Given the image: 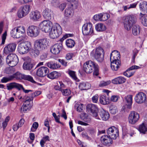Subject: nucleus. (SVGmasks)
Listing matches in <instances>:
<instances>
[{
	"instance_id": "1",
	"label": "nucleus",
	"mask_w": 147,
	"mask_h": 147,
	"mask_svg": "<svg viewBox=\"0 0 147 147\" xmlns=\"http://www.w3.org/2000/svg\"><path fill=\"white\" fill-rule=\"evenodd\" d=\"M83 70L87 74H90L93 71L94 75L97 76L99 74L98 65L91 60L88 61L84 64Z\"/></svg>"
},
{
	"instance_id": "2",
	"label": "nucleus",
	"mask_w": 147,
	"mask_h": 147,
	"mask_svg": "<svg viewBox=\"0 0 147 147\" xmlns=\"http://www.w3.org/2000/svg\"><path fill=\"white\" fill-rule=\"evenodd\" d=\"M119 53L116 50L113 51L110 55L111 67L113 70L117 71L121 65Z\"/></svg>"
},
{
	"instance_id": "3",
	"label": "nucleus",
	"mask_w": 147,
	"mask_h": 147,
	"mask_svg": "<svg viewBox=\"0 0 147 147\" xmlns=\"http://www.w3.org/2000/svg\"><path fill=\"white\" fill-rule=\"evenodd\" d=\"M136 21L137 18L135 15H131L126 16L123 21L125 29L127 31L130 30L133 25L136 23Z\"/></svg>"
},
{
	"instance_id": "4",
	"label": "nucleus",
	"mask_w": 147,
	"mask_h": 147,
	"mask_svg": "<svg viewBox=\"0 0 147 147\" xmlns=\"http://www.w3.org/2000/svg\"><path fill=\"white\" fill-rule=\"evenodd\" d=\"M49 43V41L46 38L37 40L34 42L35 49L39 50H44L48 45Z\"/></svg>"
},
{
	"instance_id": "5",
	"label": "nucleus",
	"mask_w": 147,
	"mask_h": 147,
	"mask_svg": "<svg viewBox=\"0 0 147 147\" xmlns=\"http://www.w3.org/2000/svg\"><path fill=\"white\" fill-rule=\"evenodd\" d=\"M61 27L58 24H56L51 29L49 32V36L52 39L58 37L62 32Z\"/></svg>"
},
{
	"instance_id": "6",
	"label": "nucleus",
	"mask_w": 147,
	"mask_h": 147,
	"mask_svg": "<svg viewBox=\"0 0 147 147\" xmlns=\"http://www.w3.org/2000/svg\"><path fill=\"white\" fill-rule=\"evenodd\" d=\"M31 43L28 41L24 42L18 45V50L20 54H23L27 53L31 49Z\"/></svg>"
},
{
	"instance_id": "7",
	"label": "nucleus",
	"mask_w": 147,
	"mask_h": 147,
	"mask_svg": "<svg viewBox=\"0 0 147 147\" xmlns=\"http://www.w3.org/2000/svg\"><path fill=\"white\" fill-rule=\"evenodd\" d=\"M53 27L52 23L49 20H45L41 22L40 24V29L45 32H49Z\"/></svg>"
},
{
	"instance_id": "8",
	"label": "nucleus",
	"mask_w": 147,
	"mask_h": 147,
	"mask_svg": "<svg viewBox=\"0 0 147 147\" xmlns=\"http://www.w3.org/2000/svg\"><path fill=\"white\" fill-rule=\"evenodd\" d=\"M31 10L30 6L25 5L21 7L18 11L17 16L19 18H22L28 15Z\"/></svg>"
},
{
	"instance_id": "9",
	"label": "nucleus",
	"mask_w": 147,
	"mask_h": 147,
	"mask_svg": "<svg viewBox=\"0 0 147 147\" xmlns=\"http://www.w3.org/2000/svg\"><path fill=\"white\" fill-rule=\"evenodd\" d=\"M19 61L17 56L14 54H11L6 58V62L9 65L13 67L16 65Z\"/></svg>"
},
{
	"instance_id": "10",
	"label": "nucleus",
	"mask_w": 147,
	"mask_h": 147,
	"mask_svg": "<svg viewBox=\"0 0 147 147\" xmlns=\"http://www.w3.org/2000/svg\"><path fill=\"white\" fill-rule=\"evenodd\" d=\"M104 55L105 53L102 48L98 47L96 49L94 57L98 62H102L104 59Z\"/></svg>"
},
{
	"instance_id": "11",
	"label": "nucleus",
	"mask_w": 147,
	"mask_h": 147,
	"mask_svg": "<svg viewBox=\"0 0 147 147\" xmlns=\"http://www.w3.org/2000/svg\"><path fill=\"white\" fill-rule=\"evenodd\" d=\"M39 32V29L37 26L31 25L28 28L27 34L31 37H35L38 36Z\"/></svg>"
},
{
	"instance_id": "12",
	"label": "nucleus",
	"mask_w": 147,
	"mask_h": 147,
	"mask_svg": "<svg viewBox=\"0 0 147 147\" xmlns=\"http://www.w3.org/2000/svg\"><path fill=\"white\" fill-rule=\"evenodd\" d=\"M82 32L84 35H90L93 32V28L92 24L90 23L84 24L82 27Z\"/></svg>"
},
{
	"instance_id": "13",
	"label": "nucleus",
	"mask_w": 147,
	"mask_h": 147,
	"mask_svg": "<svg viewBox=\"0 0 147 147\" xmlns=\"http://www.w3.org/2000/svg\"><path fill=\"white\" fill-rule=\"evenodd\" d=\"M110 117L109 113L103 109L100 110L98 112L97 116L96 118L99 119H102L103 121L108 120Z\"/></svg>"
},
{
	"instance_id": "14",
	"label": "nucleus",
	"mask_w": 147,
	"mask_h": 147,
	"mask_svg": "<svg viewBox=\"0 0 147 147\" xmlns=\"http://www.w3.org/2000/svg\"><path fill=\"white\" fill-rule=\"evenodd\" d=\"M140 118L139 114L135 111L130 112L128 119L129 123L133 124L136 123Z\"/></svg>"
},
{
	"instance_id": "15",
	"label": "nucleus",
	"mask_w": 147,
	"mask_h": 147,
	"mask_svg": "<svg viewBox=\"0 0 147 147\" xmlns=\"http://www.w3.org/2000/svg\"><path fill=\"white\" fill-rule=\"evenodd\" d=\"M107 131L108 135L111 137L113 139H115L119 135L118 130L114 126L109 127Z\"/></svg>"
},
{
	"instance_id": "16",
	"label": "nucleus",
	"mask_w": 147,
	"mask_h": 147,
	"mask_svg": "<svg viewBox=\"0 0 147 147\" xmlns=\"http://www.w3.org/2000/svg\"><path fill=\"white\" fill-rule=\"evenodd\" d=\"M87 108L88 112H90L92 116L95 118L97 116L99 111L98 108L96 105L89 104L87 105Z\"/></svg>"
},
{
	"instance_id": "17",
	"label": "nucleus",
	"mask_w": 147,
	"mask_h": 147,
	"mask_svg": "<svg viewBox=\"0 0 147 147\" xmlns=\"http://www.w3.org/2000/svg\"><path fill=\"white\" fill-rule=\"evenodd\" d=\"M146 96L145 94L141 92L136 95L135 100L136 102L138 104H142L145 102L146 100Z\"/></svg>"
},
{
	"instance_id": "18",
	"label": "nucleus",
	"mask_w": 147,
	"mask_h": 147,
	"mask_svg": "<svg viewBox=\"0 0 147 147\" xmlns=\"http://www.w3.org/2000/svg\"><path fill=\"white\" fill-rule=\"evenodd\" d=\"M112 139L111 137L108 135H104L101 137L100 140L101 143L104 145L109 146L113 142Z\"/></svg>"
},
{
	"instance_id": "19",
	"label": "nucleus",
	"mask_w": 147,
	"mask_h": 147,
	"mask_svg": "<svg viewBox=\"0 0 147 147\" xmlns=\"http://www.w3.org/2000/svg\"><path fill=\"white\" fill-rule=\"evenodd\" d=\"M62 48V44L61 43H57L52 46L50 48V51L53 54L59 53Z\"/></svg>"
},
{
	"instance_id": "20",
	"label": "nucleus",
	"mask_w": 147,
	"mask_h": 147,
	"mask_svg": "<svg viewBox=\"0 0 147 147\" xmlns=\"http://www.w3.org/2000/svg\"><path fill=\"white\" fill-rule=\"evenodd\" d=\"M49 72V69L47 67H41L37 70L36 75L39 77H43L47 75Z\"/></svg>"
},
{
	"instance_id": "21",
	"label": "nucleus",
	"mask_w": 147,
	"mask_h": 147,
	"mask_svg": "<svg viewBox=\"0 0 147 147\" xmlns=\"http://www.w3.org/2000/svg\"><path fill=\"white\" fill-rule=\"evenodd\" d=\"M31 59L28 57L25 58V61L23 66V69L25 70L30 71L33 67L34 65L31 63Z\"/></svg>"
},
{
	"instance_id": "22",
	"label": "nucleus",
	"mask_w": 147,
	"mask_h": 147,
	"mask_svg": "<svg viewBox=\"0 0 147 147\" xmlns=\"http://www.w3.org/2000/svg\"><path fill=\"white\" fill-rule=\"evenodd\" d=\"M16 45L13 43L9 44L5 46L4 49V52L6 54L14 51L16 49Z\"/></svg>"
},
{
	"instance_id": "23",
	"label": "nucleus",
	"mask_w": 147,
	"mask_h": 147,
	"mask_svg": "<svg viewBox=\"0 0 147 147\" xmlns=\"http://www.w3.org/2000/svg\"><path fill=\"white\" fill-rule=\"evenodd\" d=\"M41 17L40 12L37 11H32L30 14V18L31 20L34 21H37Z\"/></svg>"
},
{
	"instance_id": "24",
	"label": "nucleus",
	"mask_w": 147,
	"mask_h": 147,
	"mask_svg": "<svg viewBox=\"0 0 147 147\" xmlns=\"http://www.w3.org/2000/svg\"><path fill=\"white\" fill-rule=\"evenodd\" d=\"M21 87H22L21 84L15 82H11L7 84V88L8 90H11L14 88H16L20 90Z\"/></svg>"
},
{
	"instance_id": "25",
	"label": "nucleus",
	"mask_w": 147,
	"mask_h": 147,
	"mask_svg": "<svg viewBox=\"0 0 147 147\" xmlns=\"http://www.w3.org/2000/svg\"><path fill=\"white\" fill-rule=\"evenodd\" d=\"M52 14V11L48 8H46L43 12V15L44 18L49 20L51 19Z\"/></svg>"
},
{
	"instance_id": "26",
	"label": "nucleus",
	"mask_w": 147,
	"mask_h": 147,
	"mask_svg": "<svg viewBox=\"0 0 147 147\" xmlns=\"http://www.w3.org/2000/svg\"><path fill=\"white\" fill-rule=\"evenodd\" d=\"M132 97L131 95H128L124 97V100L127 102V108L129 109L131 108L132 103Z\"/></svg>"
},
{
	"instance_id": "27",
	"label": "nucleus",
	"mask_w": 147,
	"mask_h": 147,
	"mask_svg": "<svg viewBox=\"0 0 147 147\" xmlns=\"http://www.w3.org/2000/svg\"><path fill=\"white\" fill-rule=\"evenodd\" d=\"M126 81L125 78L121 76L116 78L112 80V83L116 84H121L125 83Z\"/></svg>"
},
{
	"instance_id": "28",
	"label": "nucleus",
	"mask_w": 147,
	"mask_h": 147,
	"mask_svg": "<svg viewBox=\"0 0 147 147\" xmlns=\"http://www.w3.org/2000/svg\"><path fill=\"white\" fill-rule=\"evenodd\" d=\"M61 75L60 73L54 71L48 74L47 77L51 79H53L58 78Z\"/></svg>"
},
{
	"instance_id": "29",
	"label": "nucleus",
	"mask_w": 147,
	"mask_h": 147,
	"mask_svg": "<svg viewBox=\"0 0 147 147\" xmlns=\"http://www.w3.org/2000/svg\"><path fill=\"white\" fill-rule=\"evenodd\" d=\"M100 103L103 105H106L109 104L110 101L108 98L104 95H101L100 98Z\"/></svg>"
},
{
	"instance_id": "30",
	"label": "nucleus",
	"mask_w": 147,
	"mask_h": 147,
	"mask_svg": "<svg viewBox=\"0 0 147 147\" xmlns=\"http://www.w3.org/2000/svg\"><path fill=\"white\" fill-rule=\"evenodd\" d=\"M11 36L14 38H19L20 37H23V36L20 34L15 28L13 29L11 32Z\"/></svg>"
},
{
	"instance_id": "31",
	"label": "nucleus",
	"mask_w": 147,
	"mask_h": 147,
	"mask_svg": "<svg viewBox=\"0 0 147 147\" xmlns=\"http://www.w3.org/2000/svg\"><path fill=\"white\" fill-rule=\"evenodd\" d=\"M95 29L98 31H105L106 29L105 25L102 23H98L95 26Z\"/></svg>"
},
{
	"instance_id": "32",
	"label": "nucleus",
	"mask_w": 147,
	"mask_h": 147,
	"mask_svg": "<svg viewBox=\"0 0 147 147\" xmlns=\"http://www.w3.org/2000/svg\"><path fill=\"white\" fill-rule=\"evenodd\" d=\"M140 27L138 25L133 26L132 28V33L134 36H137L140 32Z\"/></svg>"
},
{
	"instance_id": "33",
	"label": "nucleus",
	"mask_w": 147,
	"mask_h": 147,
	"mask_svg": "<svg viewBox=\"0 0 147 147\" xmlns=\"http://www.w3.org/2000/svg\"><path fill=\"white\" fill-rule=\"evenodd\" d=\"M11 76L12 77V80L14 79L16 80H21L23 79L24 74H21L19 72H17Z\"/></svg>"
},
{
	"instance_id": "34",
	"label": "nucleus",
	"mask_w": 147,
	"mask_h": 147,
	"mask_svg": "<svg viewBox=\"0 0 147 147\" xmlns=\"http://www.w3.org/2000/svg\"><path fill=\"white\" fill-rule=\"evenodd\" d=\"M66 45L68 48H71L73 47L75 44L74 41L71 39H67L66 40Z\"/></svg>"
},
{
	"instance_id": "35",
	"label": "nucleus",
	"mask_w": 147,
	"mask_h": 147,
	"mask_svg": "<svg viewBox=\"0 0 147 147\" xmlns=\"http://www.w3.org/2000/svg\"><path fill=\"white\" fill-rule=\"evenodd\" d=\"M74 10L69 7L65 10V16L70 17L73 15Z\"/></svg>"
},
{
	"instance_id": "36",
	"label": "nucleus",
	"mask_w": 147,
	"mask_h": 147,
	"mask_svg": "<svg viewBox=\"0 0 147 147\" xmlns=\"http://www.w3.org/2000/svg\"><path fill=\"white\" fill-rule=\"evenodd\" d=\"M144 14L140 13V20H142V23L144 26H147V16H144Z\"/></svg>"
},
{
	"instance_id": "37",
	"label": "nucleus",
	"mask_w": 147,
	"mask_h": 147,
	"mask_svg": "<svg viewBox=\"0 0 147 147\" xmlns=\"http://www.w3.org/2000/svg\"><path fill=\"white\" fill-rule=\"evenodd\" d=\"M71 4L69 6V7L72 9L73 10L77 8L78 5V3L77 1L75 0L74 1L70 2Z\"/></svg>"
},
{
	"instance_id": "38",
	"label": "nucleus",
	"mask_w": 147,
	"mask_h": 147,
	"mask_svg": "<svg viewBox=\"0 0 147 147\" xmlns=\"http://www.w3.org/2000/svg\"><path fill=\"white\" fill-rule=\"evenodd\" d=\"M81 118L82 120L87 122H88L91 120V119L88 117L87 115L85 113L82 114L81 115Z\"/></svg>"
},
{
	"instance_id": "39",
	"label": "nucleus",
	"mask_w": 147,
	"mask_h": 147,
	"mask_svg": "<svg viewBox=\"0 0 147 147\" xmlns=\"http://www.w3.org/2000/svg\"><path fill=\"white\" fill-rule=\"evenodd\" d=\"M139 130L140 133H142L143 134H145L146 132L147 131V128L143 123L140 125L139 128Z\"/></svg>"
},
{
	"instance_id": "40",
	"label": "nucleus",
	"mask_w": 147,
	"mask_h": 147,
	"mask_svg": "<svg viewBox=\"0 0 147 147\" xmlns=\"http://www.w3.org/2000/svg\"><path fill=\"white\" fill-rule=\"evenodd\" d=\"M83 104L80 103H77L75 104L74 107L76 108L77 111L79 112H82L83 110Z\"/></svg>"
},
{
	"instance_id": "41",
	"label": "nucleus",
	"mask_w": 147,
	"mask_h": 147,
	"mask_svg": "<svg viewBox=\"0 0 147 147\" xmlns=\"http://www.w3.org/2000/svg\"><path fill=\"white\" fill-rule=\"evenodd\" d=\"M146 2L143 1L140 3L139 4V7L141 10L145 11L146 10H147V7H146Z\"/></svg>"
},
{
	"instance_id": "42",
	"label": "nucleus",
	"mask_w": 147,
	"mask_h": 147,
	"mask_svg": "<svg viewBox=\"0 0 147 147\" xmlns=\"http://www.w3.org/2000/svg\"><path fill=\"white\" fill-rule=\"evenodd\" d=\"M47 64L48 67L51 69H55L58 67L57 64L52 61L49 62Z\"/></svg>"
},
{
	"instance_id": "43",
	"label": "nucleus",
	"mask_w": 147,
	"mask_h": 147,
	"mask_svg": "<svg viewBox=\"0 0 147 147\" xmlns=\"http://www.w3.org/2000/svg\"><path fill=\"white\" fill-rule=\"evenodd\" d=\"M23 79L27 80L34 83H36V82L33 80V78L30 75H26L24 74Z\"/></svg>"
},
{
	"instance_id": "44",
	"label": "nucleus",
	"mask_w": 147,
	"mask_h": 147,
	"mask_svg": "<svg viewBox=\"0 0 147 147\" xmlns=\"http://www.w3.org/2000/svg\"><path fill=\"white\" fill-rule=\"evenodd\" d=\"M12 80V77L11 76H9L8 77H3L1 80L2 83H5L11 81Z\"/></svg>"
},
{
	"instance_id": "45",
	"label": "nucleus",
	"mask_w": 147,
	"mask_h": 147,
	"mask_svg": "<svg viewBox=\"0 0 147 147\" xmlns=\"http://www.w3.org/2000/svg\"><path fill=\"white\" fill-rule=\"evenodd\" d=\"M15 28L17 29V31L20 33L21 35L25 32V29L24 27L23 26H20L16 27Z\"/></svg>"
},
{
	"instance_id": "46",
	"label": "nucleus",
	"mask_w": 147,
	"mask_h": 147,
	"mask_svg": "<svg viewBox=\"0 0 147 147\" xmlns=\"http://www.w3.org/2000/svg\"><path fill=\"white\" fill-rule=\"evenodd\" d=\"M111 83V81L110 80L106 81H102L100 82L99 86L100 87L105 86L110 84Z\"/></svg>"
},
{
	"instance_id": "47",
	"label": "nucleus",
	"mask_w": 147,
	"mask_h": 147,
	"mask_svg": "<svg viewBox=\"0 0 147 147\" xmlns=\"http://www.w3.org/2000/svg\"><path fill=\"white\" fill-rule=\"evenodd\" d=\"M33 100V98L31 99L30 98H28L25 101L24 103L23 104L24 105L27 106L29 107H31L32 106V100Z\"/></svg>"
},
{
	"instance_id": "48",
	"label": "nucleus",
	"mask_w": 147,
	"mask_h": 147,
	"mask_svg": "<svg viewBox=\"0 0 147 147\" xmlns=\"http://www.w3.org/2000/svg\"><path fill=\"white\" fill-rule=\"evenodd\" d=\"M109 109L110 113L113 114H115L117 111V108L115 106H111Z\"/></svg>"
},
{
	"instance_id": "49",
	"label": "nucleus",
	"mask_w": 147,
	"mask_h": 147,
	"mask_svg": "<svg viewBox=\"0 0 147 147\" xmlns=\"http://www.w3.org/2000/svg\"><path fill=\"white\" fill-rule=\"evenodd\" d=\"M110 17V15L107 13H102L101 21H105L107 20Z\"/></svg>"
},
{
	"instance_id": "50",
	"label": "nucleus",
	"mask_w": 147,
	"mask_h": 147,
	"mask_svg": "<svg viewBox=\"0 0 147 147\" xmlns=\"http://www.w3.org/2000/svg\"><path fill=\"white\" fill-rule=\"evenodd\" d=\"M68 74L70 77L75 80H76L77 79V78L75 72V71L70 70L69 71Z\"/></svg>"
},
{
	"instance_id": "51",
	"label": "nucleus",
	"mask_w": 147,
	"mask_h": 147,
	"mask_svg": "<svg viewBox=\"0 0 147 147\" xmlns=\"http://www.w3.org/2000/svg\"><path fill=\"white\" fill-rule=\"evenodd\" d=\"M31 108V107L27 106H26L24 105H23L21 109V112L22 113H25L27 110H29Z\"/></svg>"
},
{
	"instance_id": "52",
	"label": "nucleus",
	"mask_w": 147,
	"mask_h": 147,
	"mask_svg": "<svg viewBox=\"0 0 147 147\" xmlns=\"http://www.w3.org/2000/svg\"><path fill=\"white\" fill-rule=\"evenodd\" d=\"M38 126V124L37 122H34L32 124V127L31 128V131H32L34 132L37 129Z\"/></svg>"
},
{
	"instance_id": "53",
	"label": "nucleus",
	"mask_w": 147,
	"mask_h": 147,
	"mask_svg": "<svg viewBox=\"0 0 147 147\" xmlns=\"http://www.w3.org/2000/svg\"><path fill=\"white\" fill-rule=\"evenodd\" d=\"M63 94L65 96H67L69 95L71 93L70 90L68 89L63 90L62 92Z\"/></svg>"
},
{
	"instance_id": "54",
	"label": "nucleus",
	"mask_w": 147,
	"mask_h": 147,
	"mask_svg": "<svg viewBox=\"0 0 147 147\" xmlns=\"http://www.w3.org/2000/svg\"><path fill=\"white\" fill-rule=\"evenodd\" d=\"M102 13H100L98 15H95L94 16V19L95 20H100L101 21L102 19Z\"/></svg>"
},
{
	"instance_id": "55",
	"label": "nucleus",
	"mask_w": 147,
	"mask_h": 147,
	"mask_svg": "<svg viewBox=\"0 0 147 147\" xmlns=\"http://www.w3.org/2000/svg\"><path fill=\"white\" fill-rule=\"evenodd\" d=\"M7 34L6 32H5L2 35V41L1 42L2 45H4L5 43V40L6 38Z\"/></svg>"
},
{
	"instance_id": "56",
	"label": "nucleus",
	"mask_w": 147,
	"mask_h": 147,
	"mask_svg": "<svg viewBox=\"0 0 147 147\" xmlns=\"http://www.w3.org/2000/svg\"><path fill=\"white\" fill-rule=\"evenodd\" d=\"M79 87L81 90H85V83L82 82L80 83L79 86Z\"/></svg>"
},
{
	"instance_id": "57",
	"label": "nucleus",
	"mask_w": 147,
	"mask_h": 147,
	"mask_svg": "<svg viewBox=\"0 0 147 147\" xmlns=\"http://www.w3.org/2000/svg\"><path fill=\"white\" fill-rule=\"evenodd\" d=\"M74 56V54L72 53H67L66 55L65 58L67 60L71 59Z\"/></svg>"
},
{
	"instance_id": "58",
	"label": "nucleus",
	"mask_w": 147,
	"mask_h": 147,
	"mask_svg": "<svg viewBox=\"0 0 147 147\" xmlns=\"http://www.w3.org/2000/svg\"><path fill=\"white\" fill-rule=\"evenodd\" d=\"M138 51L137 50H135L133 52V57H132V62L133 63L134 62V59L135 58L136 56L138 53Z\"/></svg>"
},
{
	"instance_id": "59",
	"label": "nucleus",
	"mask_w": 147,
	"mask_h": 147,
	"mask_svg": "<svg viewBox=\"0 0 147 147\" xmlns=\"http://www.w3.org/2000/svg\"><path fill=\"white\" fill-rule=\"evenodd\" d=\"M41 92L40 91H37L32 93V98H33L34 97H36L40 95L41 94Z\"/></svg>"
},
{
	"instance_id": "60",
	"label": "nucleus",
	"mask_w": 147,
	"mask_h": 147,
	"mask_svg": "<svg viewBox=\"0 0 147 147\" xmlns=\"http://www.w3.org/2000/svg\"><path fill=\"white\" fill-rule=\"evenodd\" d=\"M140 68V67L139 66H138L136 65H134L130 67L127 69L131 71L135 69H139Z\"/></svg>"
},
{
	"instance_id": "61",
	"label": "nucleus",
	"mask_w": 147,
	"mask_h": 147,
	"mask_svg": "<svg viewBox=\"0 0 147 147\" xmlns=\"http://www.w3.org/2000/svg\"><path fill=\"white\" fill-rule=\"evenodd\" d=\"M59 85V87L61 89V92H62V90H63V88H65V86L63 83L61 81H59L58 83Z\"/></svg>"
},
{
	"instance_id": "62",
	"label": "nucleus",
	"mask_w": 147,
	"mask_h": 147,
	"mask_svg": "<svg viewBox=\"0 0 147 147\" xmlns=\"http://www.w3.org/2000/svg\"><path fill=\"white\" fill-rule=\"evenodd\" d=\"M118 98L117 96H113L111 98V100L112 101L116 102L118 100Z\"/></svg>"
},
{
	"instance_id": "63",
	"label": "nucleus",
	"mask_w": 147,
	"mask_h": 147,
	"mask_svg": "<svg viewBox=\"0 0 147 147\" xmlns=\"http://www.w3.org/2000/svg\"><path fill=\"white\" fill-rule=\"evenodd\" d=\"M47 54L46 53H43L40 56V58L42 60H44L47 59Z\"/></svg>"
},
{
	"instance_id": "64",
	"label": "nucleus",
	"mask_w": 147,
	"mask_h": 147,
	"mask_svg": "<svg viewBox=\"0 0 147 147\" xmlns=\"http://www.w3.org/2000/svg\"><path fill=\"white\" fill-rule=\"evenodd\" d=\"M24 120L23 119H21L20 120L19 123L18 124L19 125V126L20 127H21L24 124Z\"/></svg>"
}]
</instances>
